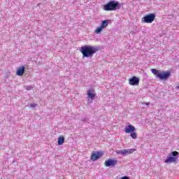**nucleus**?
I'll list each match as a JSON object with an SVG mask.
<instances>
[{
    "instance_id": "nucleus-20",
    "label": "nucleus",
    "mask_w": 179,
    "mask_h": 179,
    "mask_svg": "<svg viewBox=\"0 0 179 179\" xmlns=\"http://www.w3.org/2000/svg\"><path fill=\"white\" fill-rule=\"evenodd\" d=\"M146 106H149V103H146Z\"/></svg>"
},
{
    "instance_id": "nucleus-15",
    "label": "nucleus",
    "mask_w": 179,
    "mask_h": 179,
    "mask_svg": "<svg viewBox=\"0 0 179 179\" xmlns=\"http://www.w3.org/2000/svg\"><path fill=\"white\" fill-rule=\"evenodd\" d=\"M135 150H136V149H127L126 150V153L127 155H131V153H134V152H135Z\"/></svg>"
},
{
    "instance_id": "nucleus-5",
    "label": "nucleus",
    "mask_w": 179,
    "mask_h": 179,
    "mask_svg": "<svg viewBox=\"0 0 179 179\" xmlns=\"http://www.w3.org/2000/svg\"><path fill=\"white\" fill-rule=\"evenodd\" d=\"M171 156H173V157L167 156L166 159L164 161V163H166L167 164H169L170 163H176V162H177V157H176V156H178V152L173 151L171 152Z\"/></svg>"
},
{
    "instance_id": "nucleus-12",
    "label": "nucleus",
    "mask_w": 179,
    "mask_h": 179,
    "mask_svg": "<svg viewBox=\"0 0 179 179\" xmlns=\"http://www.w3.org/2000/svg\"><path fill=\"white\" fill-rule=\"evenodd\" d=\"M108 23H110V20H108L102 21L101 27H102V29H106V27H107V26H108Z\"/></svg>"
},
{
    "instance_id": "nucleus-8",
    "label": "nucleus",
    "mask_w": 179,
    "mask_h": 179,
    "mask_svg": "<svg viewBox=\"0 0 179 179\" xmlns=\"http://www.w3.org/2000/svg\"><path fill=\"white\" fill-rule=\"evenodd\" d=\"M103 156V152H92L91 155V160L92 162H96V160H98V159H100Z\"/></svg>"
},
{
    "instance_id": "nucleus-6",
    "label": "nucleus",
    "mask_w": 179,
    "mask_h": 179,
    "mask_svg": "<svg viewBox=\"0 0 179 179\" xmlns=\"http://www.w3.org/2000/svg\"><path fill=\"white\" fill-rule=\"evenodd\" d=\"M155 18L156 15H155V13H150L143 17L142 20L144 23H152V22H155Z\"/></svg>"
},
{
    "instance_id": "nucleus-17",
    "label": "nucleus",
    "mask_w": 179,
    "mask_h": 179,
    "mask_svg": "<svg viewBox=\"0 0 179 179\" xmlns=\"http://www.w3.org/2000/svg\"><path fill=\"white\" fill-rule=\"evenodd\" d=\"M31 108H34L35 107H37V104L32 103V104H31Z\"/></svg>"
},
{
    "instance_id": "nucleus-18",
    "label": "nucleus",
    "mask_w": 179,
    "mask_h": 179,
    "mask_svg": "<svg viewBox=\"0 0 179 179\" xmlns=\"http://www.w3.org/2000/svg\"><path fill=\"white\" fill-rule=\"evenodd\" d=\"M121 179H129V177L128 176H123L121 178Z\"/></svg>"
},
{
    "instance_id": "nucleus-16",
    "label": "nucleus",
    "mask_w": 179,
    "mask_h": 179,
    "mask_svg": "<svg viewBox=\"0 0 179 179\" xmlns=\"http://www.w3.org/2000/svg\"><path fill=\"white\" fill-rule=\"evenodd\" d=\"M103 28H102L101 27H99L96 28V30H95V33L96 34H99V33H101V31H103Z\"/></svg>"
},
{
    "instance_id": "nucleus-19",
    "label": "nucleus",
    "mask_w": 179,
    "mask_h": 179,
    "mask_svg": "<svg viewBox=\"0 0 179 179\" xmlns=\"http://www.w3.org/2000/svg\"><path fill=\"white\" fill-rule=\"evenodd\" d=\"M176 87V89H179V86L178 85H177Z\"/></svg>"
},
{
    "instance_id": "nucleus-3",
    "label": "nucleus",
    "mask_w": 179,
    "mask_h": 179,
    "mask_svg": "<svg viewBox=\"0 0 179 179\" xmlns=\"http://www.w3.org/2000/svg\"><path fill=\"white\" fill-rule=\"evenodd\" d=\"M120 6L118 5V2L116 1H109L108 3L103 5V10H106L107 12L117 10V9H120Z\"/></svg>"
},
{
    "instance_id": "nucleus-7",
    "label": "nucleus",
    "mask_w": 179,
    "mask_h": 179,
    "mask_svg": "<svg viewBox=\"0 0 179 179\" xmlns=\"http://www.w3.org/2000/svg\"><path fill=\"white\" fill-rule=\"evenodd\" d=\"M129 83L131 86H138L139 85V78L133 76L129 80Z\"/></svg>"
},
{
    "instance_id": "nucleus-4",
    "label": "nucleus",
    "mask_w": 179,
    "mask_h": 179,
    "mask_svg": "<svg viewBox=\"0 0 179 179\" xmlns=\"http://www.w3.org/2000/svg\"><path fill=\"white\" fill-rule=\"evenodd\" d=\"M124 132L125 134H130V136L132 138V139H136L138 138L136 128H135L132 124H129L125 127Z\"/></svg>"
},
{
    "instance_id": "nucleus-10",
    "label": "nucleus",
    "mask_w": 179,
    "mask_h": 179,
    "mask_svg": "<svg viewBox=\"0 0 179 179\" xmlns=\"http://www.w3.org/2000/svg\"><path fill=\"white\" fill-rule=\"evenodd\" d=\"M24 66H22L21 67L18 68L16 71V75L17 76H23V74L24 73Z\"/></svg>"
},
{
    "instance_id": "nucleus-13",
    "label": "nucleus",
    "mask_w": 179,
    "mask_h": 179,
    "mask_svg": "<svg viewBox=\"0 0 179 179\" xmlns=\"http://www.w3.org/2000/svg\"><path fill=\"white\" fill-rule=\"evenodd\" d=\"M65 142V137L61 136H59L58 140H57V143L58 145H62Z\"/></svg>"
},
{
    "instance_id": "nucleus-2",
    "label": "nucleus",
    "mask_w": 179,
    "mask_h": 179,
    "mask_svg": "<svg viewBox=\"0 0 179 179\" xmlns=\"http://www.w3.org/2000/svg\"><path fill=\"white\" fill-rule=\"evenodd\" d=\"M151 72L160 80H167V79L171 76V72L170 71H161L160 70H157L156 69H152Z\"/></svg>"
},
{
    "instance_id": "nucleus-1",
    "label": "nucleus",
    "mask_w": 179,
    "mask_h": 179,
    "mask_svg": "<svg viewBox=\"0 0 179 179\" xmlns=\"http://www.w3.org/2000/svg\"><path fill=\"white\" fill-rule=\"evenodd\" d=\"M80 51L83 58H92L99 51V49L92 45H84L80 48Z\"/></svg>"
},
{
    "instance_id": "nucleus-9",
    "label": "nucleus",
    "mask_w": 179,
    "mask_h": 179,
    "mask_svg": "<svg viewBox=\"0 0 179 179\" xmlns=\"http://www.w3.org/2000/svg\"><path fill=\"white\" fill-rule=\"evenodd\" d=\"M117 161L115 159H108L105 161L104 164L106 167H113V166H115L117 164Z\"/></svg>"
},
{
    "instance_id": "nucleus-14",
    "label": "nucleus",
    "mask_w": 179,
    "mask_h": 179,
    "mask_svg": "<svg viewBox=\"0 0 179 179\" xmlns=\"http://www.w3.org/2000/svg\"><path fill=\"white\" fill-rule=\"evenodd\" d=\"M117 155H122V156L127 155V150H122L117 152Z\"/></svg>"
},
{
    "instance_id": "nucleus-11",
    "label": "nucleus",
    "mask_w": 179,
    "mask_h": 179,
    "mask_svg": "<svg viewBox=\"0 0 179 179\" xmlns=\"http://www.w3.org/2000/svg\"><path fill=\"white\" fill-rule=\"evenodd\" d=\"M87 94L91 100H93L96 97V94L94 90H90L87 92Z\"/></svg>"
}]
</instances>
